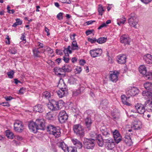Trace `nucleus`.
I'll list each match as a JSON object with an SVG mask.
<instances>
[{
  "instance_id": "1",
  "label": "nucleus",
  "mask_w": 152,
  "mask_h": 152,
  "mask_svg": "<svg viewBox=\"0 0 152 152\" xmlns=\"http://www.w3.org/2000/svg\"><path fill=\"white\" fill-rule=\"evenodd\" d=\"M139 92V90L135 87H129L126 88V93L128 97L124 95L121 96V99L123 103L129 106L130 104L129 102V99L131 96H134Z\"/></svg>"
},
{
  "instance_id": "2",
  "label": "nucleus",
  "mask_w": 152,
  "mask_h": 152,
  "mask_svg": "<svg viewBox=\"0 0 152 152\" xmlns=\"http://www.w3.org/2000/svg\"><path fill=\"white\" fill-rule=\"evenodd\" d=\"M64 103L62 100L57 101L52 99L48 102L47 106L51 110L56 111L60 110L64 106Z\"/></svg>"
},
{
  "instance_id": "3",
  "label": "nucleus",
  "mask_w": 152,
  "mask_h": 152,
  "mask_svg": "<svg viewBox=\"0 0 152 152\" xmlns=\"http://www.w3.org/2000/svg\"><path fill=\"white\" fill-rule=\"evenodd\" d=\"M55 74L60 77H63L65 76L66 72H69L71 71V68L68 65H64L61 68L55 67L53 69Z\"/></svg>"
},
{
  "instance_id": "4",
  "label": "nucleus",
  "mask_w": 152,
  "mask_h": 152,
  "mask_svg": "<svg viewBox=\"0 0 152 152\" xmlns=\"http://www.w3.org/2000/svg\"><path fill=\"white\" fill-rule=\"evenodd\" d=\"M47 131L49 134L54 135L56 137L60 136V129L59 128L57 129L52 125H49L47 126Z\"/></svg>"
},
{
  "instance_id": "5",
  "label": "nucleus",
  "mask_w": 152,
  "mask_h": 152,
  "mask_svg": "<svg viewBox=\"0 0 152 152\" xmlns=\"http://www.w3.org/2000/svg\"><path fill=\"white\" fill-rule=\"evenodd\" d=\"M73 129L75 133L80 137L84 135V127L80 124L75 125L73 127Z\"/></svg>"
},
{
  "instance_id": "6",
  "label": "nucleus",
  "mask_w": 152,
  "mask_h": 152,
  "mask_svg": "<svg viewBox=\"0 0 152 152\" xmlns=\"http://www.w3.org/2000/svg\"><path fill=\"white\" fill-rule=\"evenodd\" d=\"M138 22V20L136 15L134 13H131L129 16L128 23L130 26L135 28H137V25Z\"/></svg>"
},
{
  "instance_id": "7",
  "label": "nucleus",
  "mask_w": 152,
  "mask_h": 152,
  "mask_svg": "<svg viewBox=\"0 0 152 152\" xmlns=\"http://www.w3.org/2000/svg\"><path fill=\"white\" fill-rule=\"evenodd\" d=\"M89 53L91 57L95 58L100 56L102 53V50L100 48H97L91 50Z\"/></svg>"
},
{
  "instance_id": "8",
  "label": "nucleus",
  "mask_w": 152,
  "mask_h": 152,
  "mask_svg": "<svg viewBox=\"0 0 152 152\" xmlns=\"http://www.w3.org/2000/svg\"><path fill=\"white\" fill-rule=\"evenodd\" d=\"M38 130H44L46 128V123L45 121L43 119H38L35 121Z\"/></svg>"
},
{
  "instance_id": "9",
  "label": "nucleus",
  "mask_w": 152,
  "mask_h": 152,
  "mask_svg": "<svg viewBox=\"0 0 152 152\" xmlns=\"http://www.w3.org/2000/svg\"><path fill=\"white\" fill-rule=\"evenodd\" d=\"M14 129L15 132L19 133L22 132L23 130V125L22 123L18 121L15 122L14 124Z\"/></svg>"
},
{
  "instance_id": "10",
  "label": "nucleus",
  "mask_w": 152,
  "mask_h": 152,
  "mask_svg": "<svg viewBox=\"0 0 152 152\" xmlns=\"http://www.w3.org/2000/svg\"><path fill=\"white\" fill-rule=\"evenodd\" d=\"M68 115L65 111H61L59 113L58 120L61 123H63L68 118Z\"/></svg>"
},
{
  "instance_id": "11",
  "label": "nucleus",
  "mask_w": 152,
  "mask_h": 152,
  "mask_svg": "<svg viewBox=\"0 0 152 152\" xmlns=\"http://www.w3.org/2000/svg\"><path fill=\"white\" fill-rule=\"evenodd\" d=\"M86 141H85V142H101L103 141V140L102 138V135L99 134L96 135V137L95 139H93L92 138H86Z\"/></svg>"
},
{
  "instance_id": "12",
  "label": "nucleus",
  "mask_w": 152,
  "mask_h": 152,
  "mask_svg": "<svg viewBox=\"0 0 152 152\" xmlns=\"http://www.w3.org/2000/svg\"><path fill=\"white\" fill-rule=\"evenodd\" d=\"M135 107L137 110V113L139 114H143L145 112V106L140 103H137L136 104Z\"/></svg>"
},
{
  "instance_id": "13",
  "label": "nucleus",
  "mask_w": 152,
  "mask_h": 152,
  "mask_svg": "<svg viewBox=\"0 0 152 152\" xmlns=\"http://www.w3.org/2000/svg\"><path fill=\"white\" fill-rule=\"evenodd\" d=\"M120 40L121 43L125 45H129L131 41V39L129 36L126 34H124L121 36Z\"/></svg>"
},
{
  "instance_id": "14",
  "label": "nucleus",
  "mask_w": 152,
  "mask_h": 152,
  "mask_svg": "<svg viewBox=\"0 0 152 152\" xmlns=\"http://www.w3.org/2000/svg\"><path fill=\"white\" fill-rule=\"evenodd\" d=\"M39 48H34L32 49L33 56L35 57H40V53H44L45 51L44 49H42L40 51L39 50Z\"/></svg>"
},
{
  "instance_id": "15",
  "label": "nucleus",
  "mask_w": 152,
  "mask_h": 152,
  "mask_svg": "<svg viewBox=\"0 0 152 152\" xmlns=\"http://www.w3.org/2000/svg\"><path fill=\"white\" fill-rule=\"evenodd\" d=\"M126 57L123 54L118 55L116 58V60L119 64H124L126 62Z\"/></svg>"
},
{
  "instance_id": "16",
  "label": "nucleus",
  "mask_w": 152,
  "mask_h": 152,
  "mask_svg": "<svg viewBox=\"0 0 152 152\" xmlns=\"http://www.w3.org/2000/svg\"><path fill=\"white\" fill-rule=\"evenodd\" d=\"M35 123V121L34 122L33 121H31L29 123L28 125L29 129L34 133H36L37 130H38V128Z\"/></svg>"
},
{
  "instance_id": "17",
  "label": "nucleus",
  "mask_w": 152,
  "mask_h": 152,
  "mask_svg": "<svg viewBox=\"0 0 152 152\" xmlns=\"http://www.w3.org/2000/svg\"><path fill=\"white\" fill-rule=\"evenodd\" d=\"M85 125L86 128L88 130L91 129V127L92 124V121L90 116L87 117L84 120Z\"/></svg>"
},
{
  "instance_id": "18",
  "label": "nucleus",
  "mask_w": 152,
  "mask_h": 152,
  "mask_svg": "<svg viewBox=\"0 0 152 152\" xmlns=\"http://www.w3.org/2000/svg\"><path fill=\"white\" fill-rule=\"evenodd\" d=\"M143 59L145 62L148 64H152V56L150 54H146L143 56Z\"/></svg>"
},
{
  "instance_id": "19",
  "label": "nucleus",
  "mask_w": 152,
  "mask_h": 152,
  "mask_svg": "<svg viewBox=\"0 0 152 152\" xmlns=\"http://www.w3.org/2000/svg\"><path fill=\"white\" fill-rule=\"evenodd\" d=\"M122 140L121 137L118 131L115 130V142H119Z\"/></svg>"
},
{
  "instance_id": "20",
  "label": "nucleus",
  "mask_w": 152,
  "mask_h": 152,
  "mask_svg": "<svg viewBox=\"0 0 152 152\" xmlns=\"http://www.w3.org/2000/svg\"><path fill=\"white\" fill-rule=\"evenodd\" d=\"M44 108L42 105L38 104L34 107L33 111L36 112L42 113L43 111Z\"/></svg>"
},
{
  "instance_id": "21",
  "label": "nucleus",
  "mask_w": 152,
  "mask_h": 152,
  "mask_svg": "<svg viewBox=\"0 0 152 152\" xmlns=\"http://www.w3.org/2000/svg\"><path fill=\"white\" fill-rule=\"evenodd\" d=\"M139 72L142 75H145L147 73V69L144 65H141L139 68Z\"/></svg>"
},
{
  "instance_id": "22",
  "label": "nucleus",
  "mask_w": 152,
  "mask_h": 152,
  "mask_svg": "<svg viewBox=\"0 0 152 152\" xmlns=\"http://www.w3.org/2000/svg\"><path fill=\"white\" fill-rule=\"evenodd\" d=\"M85 88L83 87H80L77 90L73 92V94L74 96H77L82 92L84 90Z\"/></svg>"
},
{
  "instance_id": "23",
  "label": "nucleus",
  "mask_w": 152,
  "mask_h": 152,
  "mask_svg": "<svg viewBox=\"0 0 152 152\" xmlns=\"http://www.w3.org/2000/svg\"><path fill=\"white\" fill-rule=\"evenodd\" d=\"M108 104V101L107 100H103L100 103L99 107L102 109H105L107 107Z\"/></svg>"
},
{
  "instance_id": "24",
  "label": "nucleus",
  "mask_w": 152,
  "mask_h": 152,
  "mask_svg": "<svg viewBox=\"0 0 152 152\" xmlns=\"http://www.w3.org/2000/svg\"><path fill=\"white\" fill-rule=\"evenodd\" d=\"M67 92V91L60 89L59 90L57 91V93L59 97L62 98L64 96L65 93Z\"/></svg>"
},
{
  "instance_id": "25",
  "label": "nucleus",
  "mask_w": 152,
  "mask_h": 152,
  "mask_svg": "<svg viewBox=\"0 0 152 152\" xmlns=\"http://www.w3.org/2000/svg\"><path fill=\"white\" fill-rule=\"evenodd\" d=\"M58 86L60 89L67 91V86L64 82L62 83L59 82Z\"/></svg>"
},
{
  "instance_id": "26",
  "label": "nucleus",
  "mask_w": 152,
  "mask_h": 152,
  "mask_svg": "<svg viewBox=\"0 0 152 152\" xmlns=\"http://www.w3.org/2000/svg\"><path fill=\"white\" fill-rule=\"evenodd\" d=\"M6 135L8 138L10 139H13L15 136L13 133L9 130L6 131Z\"/></svg>"
},
{
  "instance_id": "27",
  "label": "nucleus",
  "mask_w": 152,
  "mask_h": 152,
  "mask_svg": "<svg viewBox=\"0 0 152 152\" xmlns=\"http://www.w3.org/2000/svg\"><path fill=\"white\" fill-rule=\"evenodd\" d=\"M142 95L143 96H147L148 98H152V93L148 91H143Z\"/></svg>"
},
{
  "instance_id": "28",
  "label": "nucleus",
  "mask_w": 152,
  "mask_h": 152,
  "mask_svg": "<svg viewBox=\"0 0 152 152\" xmlns=\"http://www.w3.org/2000/svg\"><path fill=\"white\" fill-rule=\"evenodd\" d=\"M141 124V123L139 121H134L133 124V125L135 127V129H140Z\"/></svg>"
},
{
  "instance_id": "29",
  "label": "nucleus",
  "mask_w": 152,
  "mask_h": 152,
  "mask_svg": "<svg viewBox=\"0 0 152 152\" xmlns=\"http://www.w3.org/2000/svg\"><path fill=\"white\" fill-rule=\"evenodd\" d=\"M58 146L59 148H61L64 151H67L69 147L65 143H59Z\"/></svg>"
},
{
  "instance_id": "30",
  "label": "nucleus",
  "mask_w": 152,
  "mask_h": 152,
  "mask_svg": "<svg viewBox=\"0 0 152 152\" xmlns=\"http://www.w3.org/2000/svg\"><path fill=\"white\" fill-rule=\"evenodd\" d=\"M145 88L147 89L150 90H152V83L151 82H146L144 85Z\"/></svg>"
},
{
  "instance_id": "31",
  "label": "nucleus",
  "mask_w": 152,
  "mask_h": 152,
  "mask_svg": "<svg viewBox=\"0 0 152 152\" xmlns=\"http://www.w3.org/2000/svg\"><path fill=\"white\" fill-rule=\"evenodd\" d=\"M98 11L99 12V15H102L103 13L104 12V10L103 9L102 6L101 4H99L98 6Z\"/></svg>"
},
{
  "instance_id": "32",
  "label": "nucleus",
  "mask_w": 152,
  "mask_h": 152,
  "mask_svg": "<svg viewBox=\"0 0 152 152\" xmlns=\"http://www.w3.org/2000/svg\"><path fill=\"white\" fill-rule=\"evenodd\" d=\"M107 40V37H101L97 39V42L99 44H102L105 42Z\"/></svg>"
},
{
  "instance_id": "33",
  "label": "nucleus",
  "mask_w": 152,
  "mask_h": 152,
  "mask_svg": "<svg viewBox=\"0 0 152 152\" xmlns=\"http://www.w3.org/2000/svg\"><path fill=\"white\" fill-rule=\"evenodd\" d=\"M76 40H73L72 43V49L73 50H77L79 49Z\"/></svg>"
},
{
  "instance_id": "34",
  "label": "nucleus",
  "mask_w": 152,
  "mask_h": 152,
  "mask_svg": "<svg viewBox=\"0 0 152 152\" xmlns=\"http://www.w3.org/2000/svg\"><path fill=\"white\" fill-rule=\"evenodd\" d=\"M77 80L76 79L72 77L68 80V83L71 85H74L76 83Z\"/></svg>"
},
{
  "instance_id": "35",
  "label": "nucleus",
  "mask_w": 152,
  "mask_h": 152,
  "mask_svg": "<svg viewBox=\"0 0 152 152\" xmlns=\"http://www.w3.org/2000/svg\"><path fill=\"white\" fill-rule=\"evenodd\" d=\"M51 96V94L50 92L45 91L44 92L42 93V96L43 98L46 99H49Z\"/></svg>"
},
{
  "instance_id": "36",
  "label": "nucleus",
  "mask_w": 152,
  "mask_h": 152,
  "mask_svg": "<svg viewBox=\"0 0 152 152\" xmlns=\"http://www.w3.org/2000/svg\"><path fill=\"white\" fill-rule=\"evenodd\" d=\"M85 147L88 149H92L95 145L94 143H85Z\"/></svg>"
},
{
  "instance_id": "37",
  "label": "nucleus",
  "mask_w": 152,
  "mask_h": 152,
  "mask_svg": "<svg viewBox=\"0 0 152 152\" xmlns=\"http://www.w3.org/2000/svg\"><path fill=\"white\" fill-rule=\"evenodd\" d=\"M145 76V78L148 80H152V72H147Z\"/></svg>"
},
{
  "instance_id": "38",
  "label": "nucleus",
  "mask_w": 152,
  "mask_h": 152,
  "mask_svg": "<svg viewBox=\"0 0 152 152\" xmlns=\"http://www.w3.org/2000/svg\"><path fill=\"white\" fill-rule=\"evenodd\" d=\"M14 71L13 70H11L9 72H7V75L8 76V78L12 79L14 77Z\"/></svg>"
},
{
  "instance_id": "39",
  "label": "nucleus",
  "mask_w": 152,
  "mask_h": 152,
  "mask_svg": "<svg viewBox=\"0 0 152 152\" xmlns=\"http://www.w3.org/2000/svg\"><path fill=\"white\" fill-rule=\"evenodd\" d=\"M126 19L125 18H123L122 19H119L117 20V24L119 25L124 24L126 21Z\"/></svg>"
},
{
  "instance_id": "40",
  "label": "nucleus",
  "mask_w": 152,
  "mask_h": 152,
  "mask_svg": "<svg viewBox=\"0 0 152 152\" xmlns=\"http://www.w3.org/2000/svg\"><path fill=\"white\" fill-rule=\"evenodd\" d=\"M77 148L76 147L69 146L67 150L68 152H77Z\"/></svg>"
},
{
  "instance_id": "41",
  "label": "nucleus",
  "mask_w": 152,
  "mask_h": 152,
  "mask_svg": "<svg viewBox=\"0 0 152 152\" xmlns=\"http://www.w3.org/2000/svg\"><path fill=\"white\" fill-rule=\"evenodd\" d=\"M70 46H68V47L66 48H65L64 50V52L65 54H67L68 55V52L70 54H71L72 53V51L70 49Z\"/></svg>"
},
{
  "instance_id": "42",
  "label": "nucleus",
  "mask_w": 152,
  "mask_h": 152,
  "mask_svg": "<svg viewBox=\"0 0 152 152\" xmlns=\"http://www.w3.org/2000/svg\"><path fill=\"white\" fill-rule=\"evenodd\" d=\"M14 138L15 139L17 140L23 142H24V138L21 136H20L18 135H17L15 136Z\"/></svg>"
},
{
  "instance_id": "43",
  "label": "nucleus",
  "mask_w": 152,
  "mask_h": 152,
  "mask_svg": "<svg viewBox=\"0 0 152 152\" xmlns=\"http://www.w3.org/2000/svg\"><path fill=\"white\" fill-rule=\"evenodd\" d=\"M119 74V71H115V82H116L118 80Z\"/></svg>"
},
{
  "instance_id": "44",
  "label": "nucleus",
  "mask_w": 152,
  "mask_h": 152,
  "mask_svg": "<svg viewBox=\"0 0 152 152\" xmlns=\"http://www.w3.org/2000/svg\"><path fill=\"white\" fill-rule=\"evenodd\" d=\"M114 143H107L106 144V147L109 150H112L114 148Z\"/></svg>"
},
{
  "instance_id": "45",
  "label": "nucleus",
  "mask_w": 152,
  "mask_h": 152,
  "mask_svg": "<svg viewBox=\"0 0 152 152\" xmlns=\"http://www.w3.org/2000/svg\"><path fill=\"white\" fill-rule=\"evenodd\" d=\"M110 72L111 73H110V75L109 77V79L110 80L113 82L114 81V79H113L114 77V71H110Z\"/></svg>"
},
{
  "instance_id": "46",
  "label": "nucleus",
  "mask_w": 152,
  "mask_h": 152,
  "mask_svg": "<svg viewBox=\"0 0 152 152\" xmlns=\"http://www.w3.org/2000/svg\"><path fill=\"white\" fill-rule=\"evenodd\" d=\"M72 110L74 113H76L77 114H78L79 113V111L76 107H72Z\"/></svg>"
},
{
  "instance_id": "47",
  "label": "nucleus",
  "mask_w": 152,
  "mask_h": 152,
  "mask_svg": "<svg viewBox=\"0 0 152 152\" xmlns=\"http://www.w3.org/2000/svg\"><path fill=\"white\" fill-rule=\"evenodd\" d=\"M46 117L48 120H51L53 118V116L52 114L48 113H47Z\"/></svg>"
},
{
  "instance_id": "48",
  "label": "nucleus",
  "mask_w": 152,
  "mask_h": 152,
  "mask_svg": "<svg viewBox=\"0 0 152 152\" xmlns=\"http://www.w3.org/2000/svg\"><path fill=\"white\" fill-rule=\"evenodd\" d=\"M97 39H96V38H94L93 39L89 37L88 39V40L91 42V43H94L96 42H97Z\"/></svg>"
},
{
  "instance_id": "49",
  "label": "nucleus",
  "mask_w": 152,
  "mask_h": 152,
  "mask_svg": "<svg viewBox=\"0 0 152 152\" xmlns=\"http://www.w3.org/2000/svg\"><path fill=\"white\" fill-rule=\"evenodd\" d=\"M63 13L62 12H60L57 15V18L59 20H62L63 18Z\"/></svg>"
},
{
  "instance_id": "50",
  "label": "nucleus",
  "mask_w": 152,
  "mask_h": 152,
  "mask_svg": "<svg viewBox=\"0 0 152 152\" xmlns=\"http://www.w3.org/2000/svg\"><path fill=\"white\" fill-rule=\"evenodd\" d=\"M148 110L149 112L152 111V101L148 105Z\"/></svg>"
},
{
  "instance_id": "51",
  "label": "nucleus",
  "mask_w": 152,
  "mask_h": 152,
  "mask_svg": "<svg viewBox=\"0 0 152 152\" xmlns=\"http://www.w3.org/2000/svg\"><path fill=\"white\" fill-rule=\"evenodd\" d=\"M94 31V30L93 29L88 30H87L86 31V34L87 35H89L91 34Z\"/></svg>"
},
{
  "instance_id": "52",
  "label": "nucleus",
  "mask_w": 152,
  "mask_h": 152,
  "mask_svg": "<svg viewBox=\"0 0 152 152\" xmlns=\"http://www.w3.org/2000/svg\"><path fill=\"white\" fill-rule=\"evenodd\" d=\"M117 113H115V115L116 116L115 117V119H118L120 117V114L119 111L117 110Z\"/></svg>"
},
{
  "instance_id": "53",
  "label": "nucleus",
  "mask_w": 152,
  "mask_h": 152,
  "mask_svg": "<svg viewBox=\"0 0 152 152\" xmlns=\"http://www.w3.org/2000/svg\"><path fill=\"white\" fill-rule=\"evenodd\" d=\"M101 131L102 134L105 136L107 135L108 134V132L106 131H105L102 128L101 129Z\"/></svg>"
},
{
  "instance_id": "54",
  "label": "nucleus",
  "mask_w": 152,
  "mask_h": 152,
  "mask_svg": "<svg viewBox=\"0 0 152 152\" xmlns=\"http://www.w3.org/2000/svg\"><path fill=\"white\" fill-rule=\"evenodd\" d=\"M38 46L39 47L37 48H39L40 49L41 48H43L44 47V45L43 43H41L40 42H37Z\"/></svg>"
},
{
  "instance_id": "55",
  "label": "nucleus",
  "mask_w": 152,
  "mask_h": 152,
  "mask_svg": "<svg viewBox=\"0 0 152 152\" xmlns=\"http://www.w3.org/2000/svg\"><path fill=\"white\" fill-rule=\"evenodd\" d=\"M74 145H77V148L80 149L82 147V143H74Z\"/></svg>"
},
{
  "instance_id": "56",
  "label": "nucleus",
  "mask_w": 152,
  "mask_h": 152,
  "mask_svg": "<svg viewBox=\"0 0 152 152\" xmlns=\"http://www.w3.org/2000/svg\"><path fill=\"white\" fill-rule=\"evenodd\" d=\"M9 52L11 54H15L17 53V50L15 49H13L10 50Z\"/></svg>"
},
{
  "instance_id": "57",
  "label": "nucleus",
  "mask_w": 152,
  "mask_h": 152,
  "mask_svg": "<svg viewBox=\"0 0 152 152\" xmlns=\"http://www.w3.org/2000/svg\"><path fill=\"white\" fill-rule=\"evenodd\" d=\"M25 90V88L23 87L21 88L19 91V93L20 94H23Z\"/></svg>"
},
{
  "instance_id": "58",
  "label": "nucleus",
  "mask_w": 152,
  "mask_h": 152,
  "mask_svg": "<svg viewBox=\"0 0 152 152\" xmlns=\"http://www.w3.org/2000/svg\"><path fill=\"white\" fill-rule=\"evenodd\" d=\"M6 39H7V41H6L5 42L7 44L9 45L10 43V38L8 35H7L6 36Z\"/></svg>"
},
{
  "instance_id": "59",
  "label": "nucleus",
  "mask_w": 152,
  "mask_h": 152,
  "mask_svg": "<svg viewBox=\"0 0 152 152\" xmlns=\"http://www.w3.org/2000/svg\"><path fill=\"white\" fill-rule=\"evenodd\" d=\"M16 22L19 25H21L22 23V21L19 18L16 19Z\"/></svg>"
},
{
  "instance_id": "60",
  "label": "nucleus",
  "mask_w": 152,
  "mask_h": 152,
  "mask_svg": "<svg viewBox=\"0 0 152 152\" xmlns=\"http://www.w3.org/2000/svg\"><path fill=\"white\" fill-rule=\"evenodd\" d=\"M76 70L77 72V73H80L82 71L81 68L80 66H77L76 68Z\"/></svg>"
},
{
  "instance_id": "61",
  "label": "nucleus",
  "mask_w": 152,
  "mask_h": 152,
  "mask_svg": "<svg viewBox=\"0 0 152 152\" xmlns=\"http://www.w3.org/2000/svg\"><path fill=\"white\" fill-rule=\"evenodd\" d=\"M126 141H127V142H132V140L130 136H126Z\"/></svg>"
},
{
  "instance_id": "62",
  "label": "nucleus",
  "mask_w": 152,
  "mask_h": 152,
  "mask_svg": "<svg viewBox=\"0 0 152 152\" xmlns=\"http://www.w3.org/2000/svg\"><path fill=\"white\" fill-rule=\"evenodd\" d=\"M62 3H63L70 4L71 3V2L70 0H62Z\"/></svg>"
},
{
  "instance_id": "63",
  "label": "nucleus",
  "mask_w": 152,
  "mask_h": 152,
  "mask_svg": "<svg viewBox=\"0 0 152 152\" xmlns=\"http://www.w3.org/2000/svg\"><path fill=\"white\" fill-rule=\"evenodd\" d=\"M46 50L48 52H49L51 54H52L53 52V50L51 49L50 47H48L46 48Z\"/></svg>"
},
{
  "instance_id": "64",
  "label": "nucleus",
  "mask_w": 152,
  "mask_h": 152,
  "mask_svg": "<svg viewBox=\"0 0 152 152\" xmlns=\"http://www.w3.org/2000/svg\"><path fill=\"white\" fill-rule=\"evenodd\" d=\"M56 53L58 55H61L63 54L62 50L57 49L56 50Z\"/></svg>"
}]
</instances>
